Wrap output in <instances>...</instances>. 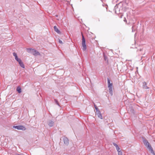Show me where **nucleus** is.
Here are the masks:
<instances>
[{"instance_id":"obj_21","label":"nucleus","mask_w":155,"mask_h":155,"mask_svg":"<svg viewBox=\"0 0 155 155\" xmlns=\"http://www.w3.org/2000/svg\"><path fill=\"white\" fill-rule=\"evenodd\" d=\"M13 55L15 57H15L17 56V54L16 53H15V52L13 53Z\"/></svg>"},{"instance_id":"obj_22","label":"nucleus","mask_w":155,"mask_h":155,"mask_svg":"<svg viewBox=\"0 0 155 155\" xmlns=\"http://www.w3.org/2000/svg\"><path fill=\"white\" fill-rule=\"evenodd\" d=\"M59 42L61 44H63V43L62 42V41L60 39H59Z\"/></svg>"},{"instance_id":"obj_13","label":"nucleus","mask_w":155,"mask_h":155,"mask_svg":"<svg viewBox=\"0 0 155 155\" xmlns=\"http://www.w3.org/2000/svg\"><path fill=\"white\" fill-rule=\"evenodd\" d=\"M16 91L19 93H21V88L19 86L17 87Z\"/></svg>"},{"instance_id":"obj_9","label":"nucleus","mask_w":155,"mask_h":155,"mask_svg":"<svg viewBox=\"0 0 155 155\" xmlns=\"http://www.w3.org/2000/svg\"><path fill=\"white\" fill-rule=\"evenodd\" d=\"M18 62L19 64L20 65V66L21 67H22V68H25V65H24L23 63L22 62L21 59H20L19 60V61H18Z\"/></svg>"},{"instance_id":"obj_10","label":"nucleus","mask_w":155,"mask_h":155,"mask_svg":"<svg viewBox=\"0 0 155 155\" xmlns=\"http://www.w3.org/2000/svg\"><path fill=\"white\" fill-rule=\"evenodd\" d=\"M54 28V31H55L57 33L59 34H61V32L56 26H55Z\"/></svg>"},{"instance_id":"obj_24","label":"nucleus","mask_w":155,"mask_h":155,"mask_svg":"<svg viewBox=\"0 0 155 155\" xmlns=\"http://www.w3.org/2000/svg\"><path fill=\"white\" fill-rule=\"evenodd\" d=\"M122 15L121 16H120V18H122Z\"/></svg>"},{"instance_id":"obj_19","label":"nucleus","mask_w":155,"mask_h":155,"mask_svg":"<svg viewBox=\"0 0 155 155\" xmlns=\"http://www.w3.org/2000/svg\"><path fill=\"white\" fill-rule=\"evenodd\" d=\"M15 59L17 61H19V60L21 59L20 58H18V56L17 57H15Z\"/></svg>"},{"instance_id":"obj_16","label":"nucleus","mask_w":155,"mask_h":155,"mask_svg":"<svg viewBox=\"0 0 155 155\" xmlns=\"http://www.w3.org/2000/svg\"><path fill=\"white\" fill-rule=\"evenodd\" d=\"M54 100L55 104H57L58 106H60L58 100L55 99H54Z\"/></svg>"},{"instance_id":"obj_7","label":"nucleus","mask_w":155,"mask_h":155,"mask_svg":"<svg viewBox=\"0 0 155 155\" xmlns=\"http://www.w3.org/2000/svg\"><path fill=\"white\" fill-rule=\"evenodd\" d=\"M96 113L98 117L99 118H100L101 119H103L102 115L101 113V112L99 110L97 111H96Z\"/></svg>"},{"instance_id":"obj_8","label":"nucleus","mask_w":155,"mask_h":155,"mask_svg":"<svg viewBox=\"0 0 155 155\" xmlns=\"http://www.w3.org/2000/svg\"><path fill=\"white\" fill-rule=\"evenodd\" d=\"M47 124L50 127H52L54 124V122L51 120H49Z\"/></svg>"},{"instance_id":"obj_23","label":"nucleus","mask_w":155,"mask_h":155,"mask_svg":"<svg viewBox=\"0 0 155 155\" xmlns=\"http://www.w3.org/2000/svg\"><path fill=\"white\" fill-rule=\"evenodd\" d=\"M113 145L115 147H116L117 146H118V145L115 143L113 142Z\"/></svg>"},{"instance_id":"obj_12","label":"nucleus","mask_w":155,"mask_h":155,"mask_svg":"<svg viewBox=\"0 0 155 155\" xmlns=\"http://www.w3.org/2000/svg\"><path fill=\"white\" fill-rule=\"evenodd\" d=\"M137 52L139 54H143V53L142 52L143 51V49L142 48H140L139 49H138L137 51Z\"/></svg>"},{"instance_id":"obj_26","label":"nucleus","mask_w":155,"mask_h":155,"mask_svg":"<svg viewBox=\"0 0 155 155\" xmlns=\"http://www.w3.org/2000/svg\"><path fill=\"white\" fill-rule=\"evenodd\" d=\"M124 21H126V19H125V20H124Z\"/></svg>"},{"instance_id":"obj_27","label":"nucleus","mask_w":155,"mask_h":155,"mask_svg":"<svg viewBox=\"0 0 155 155\" xmlns=\"http://www.w3.org/2000/svg\"><path fill=\"white\" fill-rule=\"evenodd\" d=\"M56 16H58V15H56Z\"/></svg>"},{"instance_id":"obj_20","label":"nucleus","mask_w":155,"mask_h":155,"mask_svg":"<svg viewBox=\"0 0 155 155\" xmlns=\"http://www.w3.org/2000/svg\"><path fill=\"white\" fill-rule=\"evenodd\" d=\"M116 149L118 151H118H120V148L118 146V145L116 147Z\"/></svg>"},{"instance_id":"obj_18","label":"nucleus","mask_w":155,"mask_h":155,"mask_svg":"<svg viewBox=\"0 0 155 155\" xmlns=\"http://www.w3.org/2000/svg\"><path fill=\"white\" fill-rule=\"evenodd\" d=\"M118 155H122V152L121 150L118 151Z\"/></svg>"},{"instance_id":"obj_25","label":"nucleus","mask_w":155,"mask_h":155,"mask_svg":"<svg viewBox=\"0 0 155 155\" xmlns=\"http://www.w3.org/2000/svg\"><path fill=\"white\" fill-rule=\"evenodd\" d=\"M122 15L121 16H120V18H122Z\"/></svg>"},{"instance_id":"obj_17","label":"nucleus","mask_w":155,"mask_h":155,"mask_svg":"<svg viewBox=\"0 0 155 155\" xmlns=\"http://www.w3.org/2000/svg\"><path fill=\"white\" fill-rule=\"evenodd\" d=\"M94 108L95 109L96 111L99 110V109L98 108L97 106L94 103Z\"/></svg>"},{"instance_id":"obj_1","label":"nucleus","mask_w":155,"mask_h":155,"mask_svg":"<svg viewBox=\"0 0 155 155\" xmlns=\"http://www.w3.org/2000/svg\"><path fill=\"white\" fill-rule=\"evenodd\" d=\"M143 142L144 145L149 150L153 155H155V152L153 151V148L152 147L151 145L150 144L148 141L143 137H142Z\"/></svg>"},{"instance_id":"obj_15","label":"nucleus","mask_w":155,"mask_h":155,"mask_svg":"<svg viewBox=\"0 0 155 155\" xmlns=\"http://www.w3.org/2000/svg\"><path fill=\"white\" fill-rule=\"evenodd\" d=\"M104 58L105 61H106V62L107 63L108 60V58H107V57L106 56H105V55H104Z\"/></svg>"},{"instance_id":"obj_3","label":"nucleus","mask_w":155,"mask_h":155,"mask_svg":"<svg viewBox=\"0 0 155 155\" xmlns=\"http://www.w3.org/2000/svg\"><path fill=\"white\" fill-rule=\"evenodd\" d=\"M81 34L82 35V45L83 47L82 49L83 51H85L87 49V47L85 44V39L82 33H81Z\"/></svg>"},{"instance_id":"obj_6","label":"nucleus","mask_w":155,"mask_h":155,"mask_svg":"<svg viewBox=\"0 0 155 155\" xmlns=\"http://www.w3.org/2000/svg\"><path fill=\"white\" fill-rule=\"evenodd\" d=\"M32 50L33 51L31 52V54H32L33 55L35 56H37L40 55V53L36 50L33 49Z\"/></svg>"},{"instance_id":"obj_14","label":"nucleus","mask_w":155,"mask_h":155,"mask_svg":"<svg viewBox=\"0 0 155 155\" xmlns=\"http://www.w3.org/2000/svg\"><path fill=\"white\" fill-rule=\"evenodd\" d=\"M33 49L30 48H27V51L28 53H31V52L33 51Z\"/></svg>"},{"instance_id":"obj_4","label":"nucleus","mask_w":155,"mask_h":155,"mask_svg":"<svg viewBox=\"0 0 155 155\" xmlns=\"http://www.w3.org/2000/svg\"><path fill=\"white\" fill-rule=\"evenodd\" d=\"M13 128L16 129L18 130H26V128L25 127L21 125L13 126Z\"/></svg>"},{"instance_id":"obj_2","label":"nucleus","mask_w":155,"mask_h":155,"mask_svg":"<svg viewBox=\"0 0 155 155\" xmlns=\"http://www.w3.org/2000/svg\"><path fill=\"white\" fill-rule=\"evenodd\" d=\"M108 87L109 88V91L110 94L111 95H113V89H112V85L113 83L111 82H110V80L109 78H107Z\"/></svg>"},{"instance_id":"obj_11","label":"nucleus","mask_w":155,"mask_h":155,"mask_svg":"<svg viewBox=\"0 0 155 155\" xmlns=\"http://www.w3.org/2000/svg\"><path fill=\"white\" fill-rule=\"evenodd\" d=\"M147 84L145 82L143 83V88L145 89H148L149 88L147 86Z\"/></svg>"},{"instance_id":"obj_5","label":"nucleus","mask_w":155,"mask_h":155,"mask_svg":"<svg viewBox=\"0 0 155 155\" xmlns=\"http://www.w3.org/2000/svg\"><path fill=\"white\" fill-rule=\"evenodd\" d=\"M64 144L66 146H68L69 144V140L68 138L64 136L63 138Z\"/></svg>"}]
</instances>
